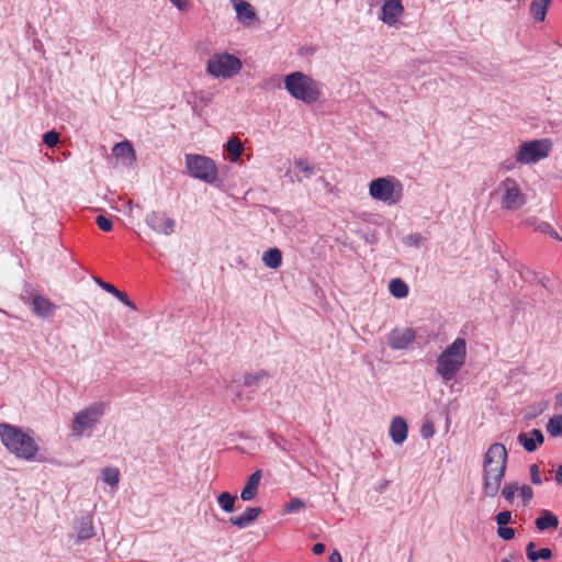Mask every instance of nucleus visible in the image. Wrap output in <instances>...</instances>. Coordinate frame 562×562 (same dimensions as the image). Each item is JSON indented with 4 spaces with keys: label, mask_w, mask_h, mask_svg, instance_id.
Returning a JSON list of instances; mask_svg holds the SVG:
<instances>
[{
    "label": "nucleus",
    "mask_w": 562,
    "mask_h": 562,
    "mask_svg": "<svg viewBox=\"0 0 562 562\" xmlns=\"http://www.w3.org/2000/svg\"><path fill=\"white\" fill-rule=\"evenodd\" d=\"M508 462V452L503 443L491 445L482 461V491L486 497H495L501 491Z\"/></svg>",
    "instance_id": "f257e3e1"
},
{
    "label": "nucleus",
    "mask_w": 562,
    "mask_h": 562,
    "mask_svg": "<svg viewBox=\"0 0 562 562\" xmlns=\"http://www.w3.org/2000/svg\"><path fill=\"white\" fill-rule=\"evenodd\" d=\"M0 440L5 449L18 459L30 462L37 460L40 447L22 428L0 423Z\"/></svg>",
    "instance_id": "f03ea898"
},
{
    "label": "nucleus",
    "mask_w": 562,
    "mask_h": 562,
    "mask_svg": "<svg viewBox=\"0 0 562 562\" xmlns=\"http://www.w3.org/2000/svg\"><path fill=\"white\" fill-rule=\"evenodd\" d=\"M467 360V340L457 338L438 356L436 373L443 382H449L462 369Z\"/></svg>",
    "instance_id": "7ed1b4c3"
},
{
    "label": "nucleus",
    "mask_w": 562,
    "mask_h": 562,
    "mask_svg": "<svg viewBox=\"0 0 562 562\" xmlns=\"http://www.w3.org/2000/svg\"><path fill=\"white\" fill-rule=\"evenodd\" d=\"M288 93L305 104L317 102L323 94V85L302 71H293L284 77Z\"/></svg>",
    "instance_id": "20e7f679"
},
{
    "label": "nucleus",
    "mask_w": 562,
    "mask_h": 562,
    "mask_svg": "<svg viewBox=\"0 0 562 562\" xmlns=\"http://www.w3.org/2000/svg\"><path fill=\"white\" fill-rule=\"evenodd\" d=\"M108 407V403L98 401L75 414L70 423L71 435L76 438L90 436L95 426L101 423Z\"/></svg>",
    "instance_id": "39448f33"
},
{
    "label": "nucleus",
    "mask_w": 562,
    "mask_h": 562,
    "mask_svg": "<svg viewBox=\"0 0 562 562\" xmlns=\"http://www.w3.org/2000/svg\"><path fill=\"white\" fill-rule=\"evenodd\" d=\"M369 194L373 200L392 206L402 201L404 187L403 183L393 176L380 177L370 181Z\"/></svg>",
    "instance_id": "423d86ee"
},
{
    "label": "nucleus",
    "mask_w": 562,
    "mask_h": 562,
    "mask_svg": "<svg viewBox=\"0 0 562 562\" xmlns=\"http://www.w3.org/2000/svg\"><path fill=\"white\" fill-rule=\"evenodd\" d=\"M184 162L187 173L191 178L201 180L209 184L216 183L218 179V169L212 158L199 154H187L184 156Z\"/></svg>",
    "instance_id": "0eeeda50"
},
{
    "label": "nucleus",
    "mask_w": 562,
    "mask_h": 562,
    "mask_svg": "<svg viewBox=\"0 0 562 562\" xmlns=\"http://www.w3.org/2000/svg\"><path fill=\"white\" fill-rule=\"evenodd\" d=\"M492 195L497 196L501 206L509 211L519 210L527 202L519 183L510 177L501 181L497 188L492 192Z\"/></svg>",
    "instance_id": "6e6552de"
},
{
    "label": "nucleus",
    "mask_w": 562,
    "mask_h": 562,
    "mask_svg": "<svg viewBox=\"0 0 562 562\" xmlns=\"http://www.w3.org/2000/svg\"><path fill=\"white\" fill-rule=\"evenodd\" d=\"M552 146V140L549 138L524 142L516 151V161L518 165L538 164L549 157Z\"/></svg>",
    "instance_id": "1a4fd4ad"
},
{
    "label": "nucleus",
    "mask_w": 562,
    "mask_h": 562,
    "mask_svg": "<svg viewBox=\"0 0 562 562\" xmlns=\"http://www.w3.org/2000/svg\"><path fill=\"white\" fill-rule=\"evenodd\" d=\"M243 67L241 60L229 53H216L210 57L207 72L214 78L229 79L236 76Z\"/></svg>",
    "instance_id": "9d476101"
},
{
    "label": "nucleus",
    "mask_w": 562,
    "mask_h": 562,
    "mask_svg": "<svg viewBox=\"0 0 562 562\" xmlns=\"http://www.w3.org/2000/svg\"><path fill=\"white\" fill-rule=\"evenodd\" d=\"M145 223L157 234L169 236L176 231V221L164 211H150L146 214Z\"/></svg>",
    "instance_id": "9b49d317"
},
{
    "label": "nucleus",
    "mask_w": 562,
    "mask_h": 562,
    "mask_svg": "<svg viewBox=\"0 0 562 562\" xmlns=\"http://www.w3.org/2000/svg\"><path fill=\"white\" fill-rule=\"evenodd\" d=\"M416 339V331L413 328H394L387 335V344L394 350L408 348Z\"/></svg>",
    "instance_id": "f8f14e48"
},
{
    "label": "nucleus",
    "mask_w": 562,
    "mask_h": 562,
    "mask_svg": "<svg viewBox=\"0 0 562 562\" xmlns=\"http://www.w3.org/2000/svg\"><path fill=\"white\" fill-rule=\"evenodd\" d=\"M403 13L402 0H386L381 8L380 19L384 24L394 26L398 23Z\"/></svg>",
    "instance_id": "ddd939ff"
},
{
    "label": "nucleus",
    "mask_w": 562,
    "mask_h": 562,
    "mask_svg": "<svg viewBox=\"0 0 562 562\" xmlns=\"http://www.w3.org/2000/svg\"><path fill=\"white\" fill-rule=\"evenodd\" d=\"M237 20L245 26H250L257 20L255 8L246 0H231Z\"/></svg>",
    "instance_id": "4468645a"
},
{
    "label": "nucleus",
    "mask_w": 562,
    "mask_h": 562,
    "mask_svg": "<svg viewBox=\"0 0 562 562\" xmlns=\"http://www.w3.org/2000/svg\"><path fill=\"white\" fill-rule=\"evenodd\" d=\"M315 173V167L307 159L299 158L294 160V169H289L285 173L291 182H302Z\"/></svg>",
    "instance_id": "2eb2a0df"
},
{
    "label": "nucleus",
    "mask_w": 562,
    "mask_h": 562,
    "mask_svg": "<svg viewBox=\"0 0 562 562\" xmlns=\"http://www.w3.org/2000/svg\"><path fill=\"white\" fill-rule=\"evenodd\" d=\"M408 426L406 420L396 416L390 424V437L395 445H402L407 439Z\"/></svg>",
    "instance_id": "dca6fc26"
},
{
    "label": "nucleus",
    "mask_w": 562,
    "mask_h": 562,
    "mask_svg": "<svg viewBox=\"0 0 562 562\" xmlns=\"http://www.w3.org/2000/svg\"><path fill=\"white\" fill-rule=\"evenodd\" d=\"M517 439L528 452H533L537 450L538 446L542 445L544 441L543 434L539 429H532L529 432H520Z\"/></svg>",
    "instance_id": "f3484780"
},
{
    "label": "nucleus",
    "mask_w": 562,
    "mask_h": 562,
    "mask_svg": "<svg viewBox=\"0 0 562 562\" xmlns=\"http://www.w3.org/2000/svg\"><path fill=\"white\" fill-rule=\"evenodd\" d=\"M261 477L262 473L260 470L255 471L251 475L248 476L246 484L240 493V498L243 501H252L258 495Z\"/></svg>",
    "instance_id": "a211bd4d"
},
{
    "label": "nucleus",
    "mask_w": 562,
    "mask_h": 562,
    "mask_svg": "<svg viewBox=\"0 0 562 562\" xmlns=\"http://www.w3.org/2000/svg\"><path fill=\"white\" fill-rule=\"evenodd\" d=\"M260 514V507H247L241 515L231 517L229 522L239 529H245L251 526L257 520Z\"/></svg>",
    "instance_id": "6ab92c4d"
},
{
    "label": "nucleus",
    "mask_w": 562,
    "mask_h": 562,
    "mask_svg": "<svg viewBox=\"0 0 562 562\" xmlns=\"http://www.w3.org/2000/svg\"><path fill=\"white\" fill-rule=\"evenodd\" d=\"M77 540L83 541L95 535L93 527V518L90 514L81 516L76 522Z\"/></svg>",
    "instance_id": "aec40b11"
},
{
    "label": "nucleus",
    "mask_w": 562,
    "mask_h": 562,
    "mask_svg": "<svg viewBox=\"0 0 562 562\" xmlns=\"http://www.w3.org/2000/svg\"><path fill=\"white\" fill-rule=\"evenodd\" d=\"M33 312L38 317H48L55 313L56 306L53 302L42 295L32 299Z\"/></svg>",
    "instance_id": "412c9836"
},
{
    "label": "nucleus",
    "mask_w": 562,
    "mask_h": 562,
    "mask_svg": "<svg viewBox=\"0 0 562 562\" xmlns=\"http://www.w3.org/2000/svg\"><path fill=\"white\" fill-rule=\"evenodd\" d=\"M535 525L538 530L543 531L549 528H557L559 519L548 509H542L540 516L536 519Z\"/></svg>",
    "instance_id": "4be33fe9"
},
{
    "label": "nucleus",
    "mask_w": 562,
    "mask_h": 562,
    "mask_svg": "<svg viewBox=\"0 0 562 562\" xmlns=\"http://www.w3.org/2000/svg\"><path fill=\"white\" fill-rule=\"evenodd\" d=\"M113 155L116 158H121V159L127 160L130 164H132V162H134L136 160L135 150H134L132 144L130 142H127V140L117 143L113 147Z\"/></svg>",
    "instance_id": "5701e85b"
},
{
    "label": "nucleus",
    "mask_w": 562,
    "mask_h": 562,
    "mask_svg": "<svg viewBox=\"0 0 562 562\" xmlns=\"http://www.w3.org/2000/svg\"><path fill=\"white\" fill-rule=\"evenodd\" d=\"M225 149L228 153V159L231 162H238L240 159V156L244 151V145L241 140L233 136L228 139V142L225 145Z\"/></svg>",
    "instance_id": "b1692460"
},
{
    "label": "nucleus",
    "mask_w": 562,
    "mask_h": 562,
    "mask_svg": "<svg viewBox=\"0 0 562 562\" xmlns=\"http://www.w3.org/2000/svg\"><path fill=\"white\" fill-rule=\"evenodd\" d=\"M526 554L531 562H537L539 560H550L552 558L551 549L542 548L540 550H537L535 542H529L527 544Z\"/></svg>",
    "instance_id": "393cba45"
},
{
    "label": "nucleus",
    "mask_w": 562,
    "mask_h": 562,
    "mask_svg": "<svg viewBox=\"0 0 562 562\" xmlns=\"http://www.w3.org/2000/svg\"><path fill=\"white\" fill-rule=\"evenodd\" d=\"M262 262L270 269H278L282 265V252L279 248H270L262 255Z\"/></svg>",
    "instance_id": "a878e982"
},
{
    "label": "nucleus",
    "mask_w": 562,
    "mask_h": 562,
    "mask_svg": "<svg viewBox=\"0 0 562 562\" xmlns=\"http://www.w3.org/2000/svg\"><path fill=\"white\" fill-rule=\"evenodd\" d=\"M552 0H532L530 4V13L537 21H544L547 10Z\"/></svg>",
    "instance_id": "bb28decb"
},
{
    "label": "nucleus",
    "mask_w": 562,
    "mask_h": 562,
    "mask_svg": "<svg viewBox=\"0 0 562 562\" xmlns=\"http://www.w3.org/2000/svg\"><path fill=\"white\" fill-rule=\"evenodd\" d=\"M390 293L396 299H405L408 295V285L402 279H392L389 283Z\"/></svg>",
    "instance_id": "cd10ccee"
},
{
    "label": "nucleus",
    "mask_w": 562,
    "mask_h": 562,
    "mask_svg": "<svg viewBox=\"0 0 562 562\" xmlns=\"http://www.w3.org/2000/svg\"><path fill=\"white\" fill-rule=\"evenodd\" d=\"M546 430L552 438L562 437V414L550 417L547 422Z\"/></svg>",
    "instance_id": "c85d7f7f"
},
{
    "label": "nucleus",
    "mask_w": 562,
    "mask_h": 562,
    "mask_svg": "<svg viewBox=\"0 0 562 562\" xmlns=\"http://www.w3.org/2000/svg\"><path fill=\"white\" fill-rule=\"evenodd\" d=\"M236 502L237 496L228 492H222L217 496V504L225 513H233L235 510Z\"/></svg>",
    "instance_id": "c756f323"
},
{
    "label": "nucleus",
    "mask_w": 562,
    "mask_h": 562,
    "mask_svg": "<svg viewBox=\"0 0 562 562\" xmlns=\"http://www.w3.org/2000/svg\"><path fill=\"white\" fill-rule=\"evenodd\" d=\"M101 477L105 484L116 487L120 482V471L117 468H104L101 472Z\"/></svg>",
    "instance_id": "7c9ffc66"
},
{
    "label": "nucleus",
    "mask_w": 562,
    "mask_h": 562,
    "mask_svg": "<svg viewBox=\"0 0 562 562\" xmlns=\"http://www.w3.org/2000/svg\"><path fill=\"white\" fill-rule=\"evenodd\" d=\"M519 492V484L518 482H508L506 483L501 493H502V496L509 503L512 504L515 499V496L516 494Z\"/></svg>",
    "instance_id": "2f4dec72"
},
{
    "label": "nucleus",
    "mask_w": 562,
    "mask_h": 562,
    "mask_svg": "<svg viewBox=\"0 0 562 562\" xmlns=\"http://www.w3.org/2000/svg\"><path fill=\"white\" fill-rule=\"evenodd\" d=\"M268 376V373L263 370L258 371L256 373H247L244 375V385L246 386H255L258 385V383Z\"/></svg>",
    "instance_id": "473e14b6"
},
{
    "label": "nucleus",
    "mask_w": 562,
    "mask_h": 562,
    "mask_svg": "<svg viewBox=\"0 0 562 562\" xmlns=\"http://www.w3.org/2000/svg\"><path fill=\"white\" fill-rule=\"evenodd\" d=\"M550 223L540 221L537 217H529L525 221V225L533 228V231L544 234L548 231V225Z\"/></svg>",
    "instance_id": "72a5a7b5"
},
{
    "label": "nucleus",
    "mask_w": 562,
    "mask_h": 562,
    "mask_svg": "<svg viewBox=\"0 0 562 562\" xmlns=\"http://www.w3.org/2000/svg\"><path fill=\"white\" fill-rule=\"evenodd\" d=\"M425 241L426 238L423 237L419 233H413L403 238L404 245L408 247H419Z\"/></svg>",
    "instance_id": "f704fd0d"
},
{
    "label": "nucleus",
    "mask_w": 562,
    "mask_h": 562,
    "mask_svg": "<svg viewBox=\"0 0 562 562\" xmlns=\"http://www.w3.org/2000/svg\"><path fill=\"white\" fill-rule=\"evenodd\" d=\"M227 391L233 395V401L244 400L241 384L238 381H232L226 385Z\"/></svg>",
    "instance_id": "c9c22d12"
},
{
    "label": "nucleus",
    "mask_w": 562,
    "mask_h": 562,
    "mask_svg": "<svg viewBox=\"0 0 562 562\" xmlns=\"http://www.w3.org/2000/svg\"><path fill=\"white\" fill-rule=\"evenodd\" d=\"M519 496L524 506H527L533 497V490L529 485H519Z\"/></svg>",
    "instance_id": "e433bc0d"
},
{
    "label": "nucleus",
    "mask_w": 562,
    "mask_h": 562,
    "mask_svg": "<svg viewBox=\"0 0 562 562\" xmlns=\"http://www.w3.org/2000/svg\"><path fill=\"white\" fill-rule=\"evenodd\" d=\"M304 507H305V504H304V502L302 499L293 498L289 503H286L284 512L286 514H293V513L300 512Z\"/></svg>",
    "instance_id": "4c0bfd02"
},
{
    "label": "nucleus",
    "mask_w": 562,
    "mask_h": 562,
    "mask_svg": "<svg viewBox=\"0 0 562 562\" xmlns=\"http://www.w3.org/2000/svg\"><path fill=\"white\" fill-rule=\"evenodd\" d=\"M43 142L47 147L53 148L59 143V134L55 131H49L44 134Z\"/></svg>",
    "instance_id": "58836bf2"
},
{
    "label": "nucleus",
    "mask_w": 562,
    "mask_h": 562,
    "mask_svg": "<svg viewBox=\"0 0 562 562\" xmlns=\"http://www.w3.org/2000/svg\"><path fill=\"white\" fill-rule=\"evenodd\" d=\"M117 300H120L124 305L130 307L133 311H136V305L131 301L128 295L125 292L115 289L114 293H112Z\"/></svg>",
    "instance_id": "ea45409f"
},
{
    "label": "nucleus",
    "mask_w": 562,
    "mask_h": 562,
    "mask_svg": "<svg viewBox=\"0 0 562 562\" xmlns=\"http://www.w3.org/2000/svg\"><path fill=\"white\" fill-rule=\"evenodd\" d=\"M498 527L506 526L512 522V513L509 510L499 512L495 517Z\"/></svg>",
    "instance_id": "a19ab883"
},
{
    "label": "nucleus",
    "mask_w": 562,
    "mask_h": 562,
    "mask_svg": "<svg viewBox=\"0 0 562 562\" xmlns=\"http://www.w3.org/2000/svg\"><path fill=\"white\" fill-rule=\"evenodd\" d=\"M530 479H531V482L536 485H540L542 484V479L540 476V468L538 464H531L530 465Z\"/></svg>",
    "instance_id": "79ce46f5"
},
{
    "label": "nucleus",
    "mask_w": 562,
    "mask_h": 562,
    "mask_svg": "<svg viewBox=\"0 0 562 562\" xmlns=\"http://www.w3.org/2000/svg\"><path fill=\"white\" fill-rule=\"evenodd\" d=\"M497 535L504 540H512L515 537V530L513 528L502 526L498 527Z\"/></svg>",
    "instance_id": "37998d69"
},
{
    "label": "nucleus",
    "mask_w": 562,
    "mask_h": 562,
    "mask_svg": "<svg viewBox=\"0 0 562 562\" xmlns=\"http://www.w3.org/2000/svg\"><path fill=\"white\" fill-rule=\"evenodd\" d=\"M97 225L100 229L103 232H110L112 229V222L111 220L106 218L103 215H99L95 220Z\"/></svg>",
    "instance_id": "c03bdc74"
},
{
    "label": "nucleus",
    "mask_w": 562,
    "mask_h": 562,
    "mask_svg": "<svg viewBox=\"0 0 562 562\" xmlns=\"http://www.w3.org/2000/svg\"><path fill=\"white\" fill-rule=\"evenodd\" d=\"M435 434V427H434V424L430 423V422H426L423 424L422 428H420V435L423 438L427 439V438H430L432 437Z\"/></svg>",
    "instance_id": "a18cd8bd"
},
{
    "label": "nucleus",
    "mask_w": 562,
    "mask_h": 562,
    "mask_svg": "<svg viewBox=\"0 0 562 562\" xmlns=\"http://www.w3.org/2000/svg\"><path fill=\"white\" fill-rule=\"evenodd\" d=\"M93 280L95 281V283H97L101 289H103V290H104V291H106L108 293H110V294L114 293V291H115V289H116V288H115L114 285H112L111 283H108V282H105V281H103L102 279L97 278V277H94V278H93Z\"/></svg>",
    "instance_id": "49530a36"
},
{
    "label": "nucleus",
    "mask_w": 562,
    "mask_h": 562,
    "mask_svg": "<svg viewBox=\"0 0 562 562\" xmlns=\"http://www.w3.org/2000/svg\"><path fill=\"white\" fill-rule=\"evenodd\" d=\"M178 10L187 11L189 8V0H169Z\"/></svg>",
    "instance_id": "de8ad7c7"
},
{
    "label": "nucleus",
    "mask_w": 562,
    "mask_h": 562,
    "mask_svg": "<svg viewBox=\"0 0 562 562\" xmlns=\"http://www.w3.org/2000/svg\"><path fill=\"white\" fill-rule=\"evenodd\" d=\"M518 162L516 161V156L513 159H507L501 164V169L509 171L513 170Z\"/></svg>",
    "instance_id": "09e8293b"
},
{
    "label": "nucleus",
    "mask_w": 562,
    "mask_h": 562,
    "mask_svg": "<svg viewBox=\"0 0 562 562\" xmlns=\"http://www.w3.org/2000/svg\"><path fill=\"white\" fill-rule=\"evenodd\" d=\"M546 235H549L551 238L559 240L562 243V237L559 235V233L552 227L551 224L548 225V231L544 233Z\"/></svg>",
    "instance_id": "8fccbe9b"
},
{
    "label": "nucleus",
    "mask_w": 562,
    "mask_h": 562,
    "mask_svg": "<svg viewBox=\"0 0 562 562\" xmlns=\"http://www.w3.org/2000/svg\"><path fill=\"white\" fill-rule=\"evenodd\" d=\"M312 551L314 554H322L324 551H325V544L318 542V543H315L312 548Z\"/></svg>",
    "instance_id": "3c124183"
},
{
    "label": "nucleus",
    "mask_w": 562,
    "mask_h": 562,
    "mask_svg": "<svg viewBox=\"0 0 562 562\" xmlns=\"http://www.w3.org/2000/svg\"><path fill=\"white\" fill-rule=\"evenodd\" d=\"M328 560H329V562H342L341 555L337 550H335L330 553Z\"/></svg>",
    "instance_id": "603ef678"
},
{
    "label": "nucleus",
    "mask_w": 562,
    "mask_h": 562,
    "mask_svg": "<svg viewBox=\"0 0 562 562\" xmlns=\"http://www.w3.org/2000/svg\"><path fill=\"white\" fill-rule=\"evenodd\" d=\"M554 480L557 484L562 485V464L555 470Z\"/></svg>",
    "instance_id": "864d4df0"
},
{
    "label": "nucleus",
    "mask_w": 562,
    "mask_h": 562,
    "mask_svg": "<svg viewBox=\"0 0 562 562\" xmlns=\"http://www.w3.org/2000/svg\"><path fill=\"white\" fill-rule=\"evenodd\" d=\"M555 404L562 408V392L555 395Z\"/></svg>",
    "instance_id": "5fc2aeb1"
},
{
    "label": "nucleus",
    "mask_w": 562,
    "mask_h": 562,
    "mask_svg": "<svg viewBox=\"0 0 562 562\" xmlns=\"http://www.w3.org/2000/svg\"><path fill=\"white\" fill-rule=\"evenodd\" d=\"M499 562H512V559L510 558H506V559H503L502 561Z\"/></svg>",
    "instance_id": "6e6d98bb"
}]
</instances>
